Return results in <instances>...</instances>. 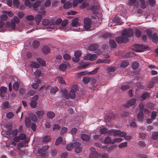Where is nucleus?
Returning <instances> with one entry per match:
<instances>
[{
	"mask_svg": "<svg viewBox=\"0 0 158 158\" xmlns=\"http://www.w3.org/2000/svg\"><path fill=\"white\" fill-rule=\"evenodd\" d=\"M133 35V32L131 29H124L122 32V36L116 37L115 40L119 44L127 43L128 41V37H131Z\"/></svg>",
	"mask_w": 158,
	"mask_h": 158,
	"instance_id": "obj_1",
	"label": "nucleus"
},
{
	"mask_svg": "<svg viewBox=\"0 0 158 158\" xmlns=\"http://www.w3.org/2000/svg\"><path fill=\"white\" fill-rule=\"evenodd\" d=\"M63 94L64 95L65 98L67 99H69L70 98L73 99L75 97V93L72 89L70 90L69 94L66 89L64 90Z\"/></svg>",
	"mask_w": 158,
	"mask_h": 158,
	"instance_id": "obj_2",
	"label": "nucleus"
},
{
	"mask_svg": "<svg viewBox=\"0 0 158 158\" xmlns=\"http://www.w3.org/2000/svg\"><path fill=\"white\" fill-rule=\"evenodd\" d=\"M91 153L89 155L90 158H98L99 156V154L96 151L95 149L93 147H91L90 149Z\"/></svg>",
	"mask_w": 158,
	"mask_h": 158,
	"instance_id": "obj_3",
	"label": "nucleus"
},
{
	"mask_svg": "<svg viewBox=\"0 0 158 158\" xmlns=\"http://www.w3.org/2000/svg\"><path fill=\"white\" fill-rule=\"evenodd\" d=\"M135 47L136 48V52H142L144 51L145 49L148 48V46L143 45H139L138 44H135Z\"/></svg>",
	"mask_w": 158,
	"mask_h": 158,
	"instance_id": "obj_4",
	"label": "nucleus"
},
{
	"mask_svg": "<svg viewBox=\"0 0 158 158\" xmlns=\"http://www.w3.org/2000/svg\"><path fill=\"white\" fill-rule=\"evenodd\" d=\"M97 72V70H93L92 71L89 72V73L86 71L81 72L77 73L76 77L79 78L80 76L87 75L88 73H89V75L94 74L96 73Z\"/></svg>",
	"mask_w": 158,
	"mask_h": 158,
	"instance_id": "obj_5",
	"label": "nucleus"
},
{
	"mask_svg": "<svg viewBox=\"0 0 158 158\" xmlns=\"http://www.w3.org/2000/svg\"><path fill=\"white\" fill-rule=\"evenodd\" d=\"M38 95H35L31 99V102L30 103V106L33 108H35L36 107L37 104L36 101L38 99Z\"/></svg>",
	"mask_w": 158,
	"mask_h": 158,
	"instance_id": "obj_6",
	"label": "nucleus"
},
{
	"mask_svg": "<svg viewBox=\"0 0 158 158\" xmlns=\"http://www.w3.org/2000/svg\"><path fill=\"white\" fill-rule=\"evenodd\" d=\"M97 55L95 54H88L86 56L84 57V59L87 60H90L93 61L95 60L97 57Z\"/></svg>",
	"mask_w": 158,
	"mask_h": 158,
	"instance_id": "obj_7",
	"label": "nucleus"
},
{
	"mask_svg": "<svg viewBox=\"0 0 158 158\" xmlns=\"http://www.w3.org/2000/svg\"><path fill=\"white\" fill-rule=\"evenodd\" d=\"M85 29L88 30L90 27L91 20L89 18H85L84 20Z\"/></svg>",
	"mask_w": 158,
	"mask_h": 158,
	"instance_id": "obj_8",
	"label": "nucleus"
},
{
	"mask_svg": "<svg viewBox=\"0 0 158 158\" xmlns=\"http://www.w3.org/2000/svg\"><path fill=\"white\" fill-rule=\"evenodd\" d=\"M11 79H13L15 81L13 84V88L16 91H17L19 88V84L18 81H16L18 80L17 77L15 76H12L11 77Z\"/></svg>",
	"mask_w": 158,
	"mask_h": 158,
	"instance_id": "obj_9",
	"label": "nucleus"
},
{
	"mask_svg": "<svg viewBox=\"0 0 158 158\" xmlns=\"http://www.w3.org/2000/svg\"><path fill=\"white\" fill-rule=\"evenodd\" d=\"M73 147H74L75 151L77 153H79L81 151V148L80 143L79 142L73 143Z\"/></svg>",
	"mask_w": 158,
	"mask_h": 158,
	"instance_id": "obj_10",
	"label": "nucleus"
},
{
	"mask_svg": "<svg viewBox=\"0 0 158 158\" xmlns=\"http://www.w3.org/2000/svg\"><path fill=\"white\" fill-rule=\"evenodd\" d=\"M119 130H120L111 129L110 130H109L108 134L109 135H113L114 136H119Z\"/></svg>",
	"mask_w": 158,
	"mask_h": 158,
	"instance_id": "obj_11",
	"label": "nucleus"
},
{
	"mask_svg": "<svg viewBox=\"0 0 158 158\" xmlns=\"http://www.w3.org/2000/svg\"><path fill=\"white\" fill-rule=\"evenodd\" d=\"M136 103V100L134 98H131L125 104V106L127 107L135 105Z\"/></svg>",
	"mask_w": 158,
	"mask_h": 158,
	"instance_id": "obj_12",
	"label": "nucleus"
},
{
	"mask_svg": "<svg viewBox=\"0 0 158 158\" xmlns=\"http://www.w3.org/2000/svg\"><path fill=\"white\" fill-rule=\"evenodd\" d=\"M98 6H90L88 8V10H92L93 13L95 14L98 13Z\"/></svg>",
	"mask_w": 158,
	"mask_h": 158,
	"instance_id": "obj_13",
	"label": "nucleus"
},
{
	"mask_svg": "<svg viewBox=\"0 0 158 158\" xmlns=\"http://www.w3.org/2000/svg\"><path fill=\"white\" fill-rule=\"evenodd\" d=\"M7 88L6 87L2 86L0 88V95L2 98L4 96V94L6 93Z\"/></svg>",
	"mask_w": 158,
	"mask_h": 158,
	"instance_id": "obj_14",
	"label": "nucleus"
},
{
	"mask_svg": "<svg viewBox=\"0 0 158 158\" xmlns=\"http://www.w3.org/2000/svg\"><path fill=\"white\" fill-rule=\"evenodd\" d=\"M29 140H25L23 142L19 143L17 146V148L18 149H19L20 148H22L26 146V143H27L29 141Z\"/></svg>",
	"mask_w": 158,
	"mask_h": 158,
	"instance_id": "obj_15",
	"label": "nucleus"
},
{
	"mask_svg": "<svg viewBox=\"0 0 158 158\" xmlns=\"http://www.w3.org/2000/svg\"><path fill=\"white\" fill-rule=\"evenodd\" d=\"M117 147V146L116 145H113L110 146L108 148L106 147H103V148H104V151L105 149H107V151L109 152L115 149Z\"/></svg>",
	"mask_w": 158,
	"mask_h": 158,
	"instance_id": "obj_16",
	"label": "nucleus"
},
{
	"mask_svg": "<svg viewBox=\"0 0 158 158\" xmlns=\"http://www.w3.org/2000/svg\"><path fill=\"white\" fill-rule=\"evenodd\" d=\"M78 18H76L72 20L71 25L72 27H77V26L80 25L79 23L78 22Z\"/></svg>",
	"mask_w": 158,
	"mask_h": 158,
	"instance_id": "obj_17",
	"label": "nucleus"
},
{
	"mask_svg": "<svg viewBox=\"0 0 158 158\" xmlns=\"http://www.w3.org/2000/svg\"><path fill=\"white\" fill-rule=\"evenodd\" d=\"M98 48V45L96 44H94L90 45L88 47V50L90 51L96 50Z\"/></svg>",
	"mask_w": 158,
	"mask_h": 158,
	"instance_id": "obj_18",
	"label": "nucleus"
},
{
	"mask_svg": "<svg viewBox=\"0 0 158 158\" xmlns=\"http://www.w3.org/2000/svg\"><path fill=\"white\" fill-rule=\"evenodd\" d=\"M151 38H152V41L154 43H156L157 42L158 40V36L156 33L153 34L152 35Z\"/></svg>",
	"mask_w": 158,
	"mask_h": 158,
	"instance_id": "obj_19",
	"label": "nucleus"
},
{
	"mask_svg": "<svg viewBox=\"0 0 158 158\" xmlns=\"http://www.w3.org/2000/svg\"><path fill=\"white\" fill-rule=\"evenodd\" d=\"M109 44L110 47L113 48H114L117 47V44L114 40H109Z\"/></svg>",
	"mask_w": 158,
	"mask_h": 158,
	"instance_id": "obj_20",
	"label": "nucleus"
},
{
	"mask_svg": "<svg viewBox=\"0 0 158 158\" xmlns=\"http://www.w3.org/2000/svg\"><path fill=\"white\" fill-rule=\"evenodd\" d=\"M29 66L32 68H38L39 66V64L35 62H31L30 63Z\"/></svg>",
	"mask_w": 158,
	"mask_h": 158,
	"instance_id": "obj_21",
	"label": "nucleus"
},
{
	"mask_svg": "<svg viewBox=\"0 0 158 158\" xmlns=\"http://www.w3.org/2000/svg\"><path fill=\"white\" fill-rule=\"evenodd\" d=\"M44 152H42L41 150H39L38 151V153L39 154V156L42 158H44L48 156V154L46 153H44Z\"/></svg>",
	"mask_w": 158,
	"mask_h": 158,
	"instance_id": "obj_22",
	"label": "nucleus"
},
{
	"mask_svg": "<svg viewBox=\"0 0 158 158\" xmlns=\"http://www.w3.org/2000/svg\"><path fill=\"white\" fill-rule=\"evenodd\" d=\"M35 18L36 22V24L37 25H38L39 24L42 19V17L40 15H37L35 16Z\"/></svg>",
	"mask_w": 158,
	"mask_h": 158,
	"instance_id": "obj_23",
	"label": "nucleus"
},
{
	"mask_svg": "<svg viewBox=\"0 0 158 158\" xmlns=\"http://www.w3.org/2000/svg\"><path fill=\"white\" fill-rule=\"evenodd\" d=\"M69 66V64L67 63L60 64L59 66V69H66Z\"/></svg>",
	"mask_w": 158,
	"mask_h": 158,
	"instance_id": "obj_24",
	"label": "nucleus"
},
{
	"mask_svg": "<svg viewBox=\"0 0 158 158\" xmlns=\"http://www.w3.org/2000/svg\"><path fill=\"white\" fill-rule=\"evenodd\" d=\"M68 23V21L67 19L64 20L62 22V21L61 23V27H60V30H63V29L66 27Z\"/></svg>",
	"mask_w": 158,
	"mask_h": 158,
	"instance_id": "obj_25",
	"label": "nucleus"
},
{
	"mask_svg": "<svg viewBox=\"0 0 158 158\" xmlns=\"http://www.w3.org/2000/svg\"><path fill=\"white\" fill-rule=\"evenodd\" d=\"M149 93L146 92L143 93L141 96V100L143 101L146 98L149 97Z\"/></svg>",
	"mask_w": 158,
	"mask_h": 158,
	"instance_id": "obj_26",
	"label": "nucleus"
},
{
	"mask_svg": "<svg viewBox=\"0 0 158 158\" xmlns=\"http://www.w3.org/2000/svg\"><path fill=\"white\" fill-rule=\"evenodd\" d=\"M43 52L45 54H47L50 52V49L47 46H44L42 49Z\"/></svg>",
	"mask_w": 158,
	"mask_h": 158,
	"instance_id": "obj_27",
	"label": "nucleus"
},
{
	"mask_svg": "<svg viewBox=\"0 0 158 158\" xmlns=\"http://www.w3.org/2000/svg\"><path fill=\"white\" fill-rule=\"evenodd\" d=\"M36 114L38 118H41L44 115V113L43 110H40L37 111Z\"/></svg>",
	"mask_w": 158,
	"mask_h": 158,
	"instance_id": "obj_28",
	"label": "nucleus"
},
{
	"mask_svg": "<svg viewBox=\"0 0 158 158\" xmlns=\"http://www.w3.org/2000/svg\"><path fill=\"white\" fill-rule=\"evenodd\" d=\"M104 142L105 144H112V141L111 138L110 137H106L104 141Z\"/></svg>",
	"mask_w": 158,
	"mask_h": 158,
	"instance_id": "obj_29",
	"label": "nucleus"
},
{
	"mask_svg": "<svg viewBox=\"0 0 158 158\" xmlns=\"http://www.w3.org/2000/svg\"><path fill=\"white\" fill-rule=\"evenodd\" d=\"M72 6V3L69 2H67L63 5V7L65 9H68L71 7Z\"/></svg>",
	"mask_w": 158,
	"mask_h": 158,
	"instance_id": "obj_30",
	"label": "nucleus"
},
{
	"mask_svg": "<svg viewBox=\"0 0 158 158\" xmlns=\"http://www.w3.org/2000/svg\"><path fill=\"white\" fill-rule=\"evenodd\" d=\"M37 61L43 66H44L46 65V62L44 60L40 58H37Z\"/></svg>",
	"mask_w": 158,
	"mask_h": 158,
	"instance_id": "obj_31",
	"label": "nucleus"
},
{
	"mask_svg": "<svg viewBox=\"0 0 158 158\" xmlns=\"http://www.w3.org/2000/svg\"><path fill=\"white\" fill-rule=\"evenodd\" d=\"M89 65V64L88 62L84 63L83 62L77 67L78 68H85L87 66Z\"/></svg>",
	"mask_w": 158,
	"mask_h": 158,
	"instance_id": "obj_32",
	"label": "nucleus"
},
{
	"mask_svg": "<svg viewBox=\"0 0 158 158\" xmlns=\"http://www.w3.org/2000/svg\"><path fill=\"white\" fill-rule=\"evenodd\" d=\"M50 139L51 138L49 136L47 135L43 138V142L45 143H47L49 142Z\"/></svg>",
	"mask_w": 158,
	"mask_h": 158,
	"instance_id": "obj_33",
	"label": "nucleus"
},
{
	"mask_svg": "<svg viewBox=\"0 0 158 158\" xmlns=\"http://www.w3.org/2000/svg\"><path fill=\"white\" fill-rule=\"evenodd\" d=\"M47 116L49 118H52L55 117V113L52 111H49L47 114Z\"/></svg>",
	"mask_w": 158,
	"mask_h": 158,
	"instance_id": "obj_34",
	"label": "nucleus"
},
{
	"mask_svg": "<svg viewBox=\"0 0 158 158\" xmlns=\"http://www.w3.org/2000/svg\"><path fill=\"white\" fill-rule=\"evenodd\" d=\"M7 25L9 24L12 29H14L15 28L16 26V23L14 21L12 20L11 21L10 23L9 22H7Z\"/></svg>",
	"mask_w": 158,
	"mask_h": 158,
	"instance_id": "obj_35",
	"label": "nucleus"
},
{
	"mask_svg": "<svg viewBox=\"0 0 158 158\" xmlns=\"http://www.w3.org/2000/svg\"><path fill=\"white\" fill-rule=\"evenodd\" d=\"M40 2H41L40 1L37 0L33 5V7L34 9L35 10H36V8H37L40 5Z\"/></svg>",
	"mask_w": 158,
	"mask_h": 158,
	"instance_id": "obj_36",
	"label": "nucleus"
},
{
	"mask_svg": "<svg viewBox=\"0 0 158 158\" xmlns=\"http://www.w3.org/2000/svg\"><path fill=\"white\" fill-rule=\"evenodd\" d=\"M129 64V63L126 60H123L120 64V66L121 68H124L126 67Z\"/></svg>",
	"mask_w": 158,
	"mask_h": 158,
	"instance_id": "obj_37",
	"label": "nucleus"
},
{
	"mask_svg": "<svg viewBox=\"0 0 158 158\" xmlns=\"http://www.w3.org/2000/svg\"><path fill=\"white\" fill-rule=\"evenodd\" d=\"M152 139L154 140L158 139V131H155L152 133Z\"/></svg>",
	"mask_w": 158,
	"mask_h": 158,
	"instance_id": "obj_38",
	"label": "nucleus"
},
{
	"mask_svg": "<svg viewBox=\"0 0 158 158\" xmlns=\"http://www.w3.org/2000/svg\"><path fill=\"white\" fill-rule=\"evenodd\" d=\"M29 117L33 121H36L37 120V118L36 115L33 113H31L29 114Z\"/></svg>",
	"mask_w": 158,
	"mask_h": 158,
	"instance_id": "obj_39",
	"label": "nucleus"
},
{
	"mask_svg": "<svg viewBox=\"0 0 158 158\" xmlns=\"http://www.w3.org/2000/svg\"><path fill=\"white\" fill-rule=\"evenodd\" d=\"M139 66V64L137 62H134L131 65V68L132 69H137Z\"/></svg>",
	"mask_w": 158,
	"mask_h": 158,
	"instance_id": "obj_40",
	"label": "nucleus"
},
{
	"mask_svg": "<svg viewBox=\"0 0 158 158\" xmlns=\"http://www.w3.org/2000/svg\"><path fill=\"white\" fill-rule=\"evenodd\" d=\"M58 90L56 86H54L51 88L50 90V92L51 94H54L56 93Z\"/></svg>",
	"mask_w": 158,
	"mask_h": 158,
	"instance_id": "obj_41",
	"label": "nucleus"
},
{
	"mask_svg": "<svg viewBox=\"0 0 158 158\" xmlns=\"http://www.w3.org/2000/svg\"><path fill=\"white\" fill-rule=\"evenodd\" d=\"M40 43L39 41L36 40L34 41L32 43L33 47L35 48H36L39 46Z\"/></svg>",
	"mask_w": 158,
	"mask_h": 158,
	"instance_id": "obj_42",
	"label": "nucleus"
},
{
	"mask_svg": "<svg viewBox=\"0 0 158 158\" xmlns=\"http://www.w3.org/2000/svg\"><path fill=\"white\" fill-rule=\"evenodd\" d=\"M13 3L14 6L17 8L19 7L20 4V2L19 0H13Z\"/></svg>",
	"mask_w": 158,
	"mask_h": 158,
	"instance_id": "obj_43",
	"label": "nucleus"
},
{
	"mask_svg": "<svg viewBox=\"0 0 158 158\" xmlns=\"http://www.w3.org/2000/svg\"><path fill=\"white\" fill-rule=\"evenodd\" d=\"M25 124L26 126L29 128L31 125V121L29 118L28 117H26L25 118Z\"/></svg>",
	"mask_w": 158,
	"mask_h": 158,
	"instance_id": "obj_44",
	"label": "nucleus"
},
{
	"mask_svg": "<svg viewBox=\"0 0 158 158\" xmlns=\"http://www.w3.org/2000/svg\"><path fill=\"white\" fill-rule=\"evenodd\" d=\"M82 139L84 141H87L89 139V136L87 135L84 134L81 135Z\"/></svg>",
	"mask_w": 158,
	"mask_h": 158,
	"instance_id": "obj_45",
	"label": "nucleus"
},
{
	"mask_svg": "<svg viewBox=\"0 0 158 158\" xmlns=\"http://www.w3.org/2000/svg\"><path fill=\"white\" fill-rule=\"evenodd\" d=\"M139 1L141 3V7L143 9L146 8L147 5L146 3L144 1V0H139Z\"/></svg>",
	"mask_w": 158,
	"mask_h": 158,
	"instance_id": "obj_46",
	"label": "nucleus"
},
{
	"mask_svg": "<svg viewBox=\"0 0 158 158\" xmlns=\"http://www.w3.org/2000/svg\"><path fill=\"white\" fill-rule=\"evenodd\" d=\"M109 131H108L107 129L104 127H103L102 128H101L100 130V133L102 134H104L108 132Z\"/></svg>",
	"mask_w": 158,
	"mask_h": 158,
	"instance_id": "obj_47",
	"label": "nucleus"
},
{
	"mask_svg": "<svg viewBox=\"0 0 158 158\" xmlns=\"http://www.w3.org/2000/svg\"><path fill=\"white\" fill-rule=\"evenodd\" d=\"M143 118V114L142 112H139L137 115V118L139 121H141Z\"/></svg>",
	"mask_w": 158,
	"mask_h": 158,
	"instance_id": "obj_48",
	"label": "nucleus"
},
{
	"mask_svg": "<svg viewBox=\"0 0 158 158\" xmlns=\"http://www.w3.org/2000/svg\"><path fill=\"white\" fill-rule=\"evenodd\" d=\"M158 79V78H155L153 79V81H151L150 82V83H149L148 85V88H150L152 87L154 85V83L155 81H156V80Z\"/></svg>",
	"mask_w": 158,
	"mask_h": 158,
	"instance_id": "obj_49",
	"label": "nucleus"
},
{
	"mask_svg": "<svg viewBox=\"0 0 158 158\" xmlns=\"http://www.w3.org/2000/svg\"><path fill=\"white\" fill-rule=\"evenodd\" d=\"M81 54V52L80 50H77L75 52L74 56L75 57H79Z\"/></svg>",
	"mask_w": 158,
	"mask_h": 158,
	"instance_id": "obj_50",
	"label": "nucleus"
},
{
	"mask_svg": "<svg viewBox=\"0 0 158 158\" xmlns=\"http://www.w3.org/2000/svg\"><path fill=\"white\" fill-rule=\"evenodd\" d=\"M62 140V138L61 137H59L56 139L55 142V145H58L61 142Z\"/></svg>",
	"mask_w": 158,
	"mask_h": 158,
	"instance_id": "obj_51",
	"label": "nucleus"
},
{
	"mask_svg": "<svg viewBox=\"0 0 158 158\" xmlns=\"http://www.w3.org/2000/svg\"><path fill=\"white\" fill-rule=\"evenodd\" d=\"M122 140V139L121 138H116L112 141V144H114L116 143H119L121 142Z\"/></svg>",
	"mask_w": 158,
	"mask_h": 158,
	"instance_id": "obj_52",
	"label": "nucleus"
},
{
	"mask_svg": "<svg viewBox=\"0 0 158 158\" xmlns=\"http://www.w3.org/2000/svg\"><path fill=\"white\" fill-rule=\"evenodd\" d=\"M60 128V126L58 124H54L53 126L52 130L53 131H55L59 130Z\"/></svg>",
	"mask_w": 158,
	"mask_h": 158,
	"instance_id": "obj_53",
	"label": "nucleus"
},
{
	"mask_svg": "<svg viewBox=\"0 0 158 158\" xmlns=\"http://www.w3.org/2000/svg\"><path fill=\"white\" fill-rule=\"evenodd\" d=\"M73 143H70L67 145L66 146V149L67 150L70 151L73 148Z\"/></svg>",
	"mask_w": 158,
	"mask_h": 158,
	"instance_id": "obj_54",
	"label": "nucleus"
},
{
	"mask_svg": "<svg viewBox=\"0 0 158 158\" xmlns=\"http://www.w3.org/2000/svg\"><path fill=\"white\" fill-rule=\"evenodd\" d=\"M82 81L84 83H88L90 81V78L87 77H85L83 78Z\"/></svg>",
	"mask_w": 158,
	"mask_h": 158,
	"instance_id": "obj_55",
	"label": "nucleus"
},
{
	"mask_svg": "<svg viewBox=\"0 0 158 158\" xmlns=\"http://www.w3.org/2000/svg\"><path fill=\"white\" fill-rule=\"evenodd\" d=\"M99 156L101 158H110L107 154L106 153H103L102 154L99 153Z\"/></svg>",
	"mask_w": 158,
	"mask_h": 158,
	"instance_id": "obj_56",
	"label": "nucleus"
},
{
	"mask_svg": "<svg viewBox=\"0 0 158 158\" xmlns=\"http://www.w3.org/2000/svg\"><path fill=\"white\" fill-rule=\"evenodd\" d=\"M127 143L126 142H125L119 144L118 146V147L120 148H123L127 147Z\"/></svg>",
	"mask_w": 158,
	"mask_h": 158,
	"instance_id": "obj_57",
	"label": "nucleus"
},
{
	"mask_svg": "<svg viewBox=\"0 0 158 158\" xmlns=\"http://www.w3.org/2000/svg\"><path fill=\"white\" fill-rule=\"evenodd\" d=\"M148 36L149 38H151L152 37V31L150 30H147L146 31Z\"/></svg>",
	"mask_w": 158,
	"mask_h": 158,
	"instance_id": "obj_58",
	"label": "nucleus"
},
{
	"mask_svg": "<svg viewBox=\"0 0 158 158\" xmlns=\"http://www.w3.org/2000/svg\"><path fill=\"white\" fill-rule=\"evenodd\" d=\"M7 15L5 14H3L0 17V19L3 21H6L7 20Z\"/></svg>",
	"mask_w": 158,
	"mask_h": 158,
	"instance_id": "obj_59",
	"label": "nucleus"
},
{
	"mask_svg": "<svg viewBox=\"0 0 158 158\" xmlns=\"http://www.w3.org/2000/svg\"><path fill=\"white\" fill-rule=\"evenodd\" d=\"M41 72L40 70H36L34 72V75L36 77H39L41 75Z\"/></svg>",
	"mask_w": 158,
	"mask_h": 158,
	"instance_id": "obj_60",
	"label": "nucleus"
},
{
	"mask_svg": "<svg viewBox=\"0 0 158 158\" xmlns=\"http://www.w3.org/2000/svg\"><path fill=\"white\" fill-rule=\"evenodd\" d=\"M68 128L66 127H63L62 128L60 132V135H62L65 133L67 131Z\"/></svg>",
	"mask_w": 158,
	"mask_h": 158,
	"instance_id": "obj_61",
	"label": "nucleus"
},
{
	"mask_svg": "<svg viewBox=\"0 0 158 158\" xmlns=\"http://www.w3.org/2000/svg\"><path fill=\"white\" fill-rule=\"evenodd\" d=\"M14 116V114L12 112H10L7 113L6 114V117H7V118H9V119L11 118H12Z\"/></svg>",
	"mask_w": 158,
	"mask_h": 158,
	"instance_id": "obj_62",
	"label": "nucleus"
},
{
	"mask_svg": "<svg viewBox=\"0 0 158 158\" xmlns=\"http://www.w3.org/2000/svg\"><path fill=\"white\" fill-rule=\"evenodd\" d=\"M63 58L65 60H68L71 59V56L69 54H66L64 55Z\"/></svg>",
	"mask_w": 158,
	"mask_h": 158,
	"instance_id": "obj_63",
	"label": "nucleus"
},
{
	"mask_svg": "<svg viewBox=\"0 0 158 158\" xmlns=\"http://www.w3.org/2000/svg\"><path fill=\"white\" fill-rule=\"evenodd\" d=\"M42 23L43 25L46 26L48 25L49 23V21L47 19H45L43 20L42 21Z\"/></svg>",
	"mask_w": 158,
	"mask_h": 158,
	"instance_id": "obj_64",
	"label": "nucleus"
}]
</instances>
